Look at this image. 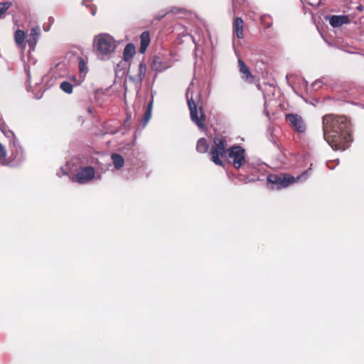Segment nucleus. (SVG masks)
Returning a JSON list of instances; mask_svg holds the SVG:
<instances>
[{
    "label": "nucleus",
    "instance_id": "11",
    "mask_svg": "<svg viewBox=\"0 0 364 364\" xmlns=\"http://www.w3.org/2000/svg\"><path fill=\"white\" fill-rule=\"evenodd\" d=\"M238 66H239V70H240V73H242L243 75L242 77V79H244L247 82H250V83L253 82L254 76L252 75L250 69L248 68V67L246 65V64L245 63V62L242 60H241V59L238 60Z\"/></svg>",
    "mask_w": 364,
    "mask_h": 364
},
{
    "label": "nucleus",
    "instance_id": "25",
    "mask_svg": "<svg viewBox=\"0 0 364 364\" xmlns=\"http://www.w3.org/2000/svg\"><path fill=\"white\" fill-rule=\"evenodd\" d=\"M11 6V3L6 1L0 3V18H2L3 14L7 11Z\"/></svg>",
    "mask_w": 364,
    "mask_h": 364
},
{
    "label": "nucleus",
    "instance_id": "10",
    "mask_svg": "<svg viewBox=\"0 0 364 364\" xmlns=\"http://www.w3.org/2000/svg\"><path fill=\"white\" fill-rule=\"evenodd\" d=\"M146 71V65L144 62H141L139 65L137 70L135 73L129 75V79L134 82H141Z\"/></svg>",
    "mask_w": 364,
    "mask_h": 364
},
{
    "label": "nucleus",
    "instance_id": "19",
    "mask_svg": "<svg viewBox=\"0 0 364 364\" xmlns=\"http://www.w3.org/2000/svg\"><path fill=\"white\" fill-rule=\"evenodd\" d=\"M205 116L206 115H191V119L200 130H205L206 129L205 124Z\"/></svg>",
    "mask_w": 364,
    "mask_h": 364
},
{
    "label": "nucleus",
    "instance_id": "32",
    "mask_svg": "<svg viewBox=\"0 0 364 364\" xmlns=\"http://www.w3.org/2000/svg\"><path fill=\"white\" fill-rule=\"evenodd\" d=\"M54 22V18L53 17H49L48 23L49 24H52Z\"/></svg>",
    "mask_w": 364,
    "mask_h": 364
},
{
    "label": "nucleus",
    "instance_id": "21",
    "mask_svg": "<svg viewBox=\"0 0 364 364\" xmlns=\"http://www.w3.org/2000/svg\"><path fill=\"white\" fill-rule=\"evenodd\" d=\"M0 130L5 135V136L9 139V141H13V139H18L14 133L10 130L6 124L2 123L0 124Z\"/></svg>",
    "mask_w": 364,
    "mask_h": 364
},
{
    "label": "nucleus",
    "instance_id": "27",
    "mask_svg": "<svg viewBox=\"0 0 364 364\" xmlns=\"http://www.w3.org/2000/svg\"><path fill=\"white\" fill-rule=\"evenodd\" d=\"M151 115H144L143 120L141 122V129H144L146 126L151 119Z\"/></svg>",
    "mask_w": 364,
    "mask_h": 364
},
{
    "label": "nucleus",
    "instance_id": "6",
    "mask_svg": "<svg viewBox=\"0 0 364 364\" xmlns=\"http://www.w3.org/2000/svg\"><path fill=\"white\" fill-rule=\"evenodd\" d=\"M187 104L190 114H204L203 110V100L199 92L193 93L189 90L186 92Z\"/></svg>",
    "mask_w": 364,
    "mask_h": 364
},
{
    "label": "nucleus",
    "instance_id": "38",
    "mask_svg": "<svg viewBox=\"0 0 364 364\" xmlns=\"http://www.w3.org/2000/svg\"><path fill=\"white\" fill-rule=\"evenodd\" d=\"M48 30H49V26H47L46 31H48Z\"/></svg>",
    "mask_w": 364,
    "mask_h": 364
},
{
    "label": "nucleus",
    "instance_id": "7",
    "mask_svg": "<svg viewBox=\"0 0 364 364\" xmlns=\"http://www.w3.org/2000/svg\"><path fill=\"white\" fill-rule=\"evenodd\" d=\"M95 173V169L92 166L82 167L79 168L72 180L73 181L84 184L91 181L94 178Z\"/></svg>",
    "mask_w": 364,
    "mask_h": 364
},
{
    "label": "nucleus",
    "instance_id": "22",
    "mask_svg": "<svg viewBox=\"0 0 364 364\" xmlns=\"http://www.w3.org/2000/svg\"><path fill=\"white\" fill-rule=\"evenodd\" d=\"M209 149V144L205 138H200L197 143L196 149L200 153H206Z\"/></svg>",
    "mask_w": 364,
    "mask_h": 364
},
{
    "label": "nucleus",
    "instance_id": "12",
    "mask_svg": "<svg viewBox=\"0 0 364 364\" xmlns=\"http://www.w3.org/2000/svg\"><path fill=\"white\" fill-rule=\"evenodd\" d=\"M350 22L349 17L346 15H333L329 18V23L331 26L336 28Z\"/></svg>",
    "mask_w": 364,
    "mask_h": 364
},
{
    "label": "nucleus",
    "instance_id": "36",
    "mask_svg": "<svg viewBox=\"0 0 364 364\" xmlns=\"http://www.w3.org/2000/svg\"><path fill=\"white\" fill-rule=\"evenodd\" d=\"M164 16H166V14H164V15H162L161 18H162V17H164ZM160 18H161V17H160V18H158V19H160Z\"/></svg>",
    "mask_w": 364,
    "mask_h": 364
},
{
    "label": "nucleus",
    "instance_id": "24",
    "mask_svg": "<svg viewBox=\"0 0 364 364\" xmlns=\"http://www.w3.org/2000/svg\"><path fill=\"white\" fill-rule=\"evenodd\" d=\"M6 151L4 146L0 143V164L3 166L7 165L6 160Z\"/></svg>",
    "mask_w": 364,
    "mask_h": 364
},
{
    "label": "nucleus",
    "instance_id": "5",
    "mask_svg": "<svg viewBox=\"0 0 364 364\" xmlns=\"http://www.w3.org/2000/svg\"><path fill=\"white\" fill-rule=\"evenodd\" d=\"M9 146L11 152L10 161L7 165L16 166L21 165L26 158L24 148L21 144L18 139H13L9 141Z\"/></svg>",
    "mask_w": 364,
    "mask_h": 364
},
{
    "label": "nucleus",
    "instance_id": "18",
    "mask_svg": "<svg viewBox=\"0 0 364 364\" xmlns=\"http://www.w3.org/2000/svg\"><path fill=\"white\" fill-rule=\"evenodd\" d=\"M111 160H112L114 167L117 170L121 169L124 165V159L122 157V156L119 154H116V153L112 154Z\"/></svg>",
    "mask_w": 364,
    "mask_h": 364
},
{
    "label": "nucleus",
    "instance_id": "37",
    "mask_svg": "<svg viewBox=\"0 0 364 364\" xmlns=\"http://www.w3.org/2000/svg\"><path fill=\"white\" fill-rule=\"evenodd\" d=\"M88 112L91 113L92 111L90 109V108L88 109Z\"/></svg>",
    "mask_w": 364,
    "mask_h": 364
},
{
    "label": "nucleus",
    "instance_id": "3",
    "mask_svg": "<svg viewBox=\"0 0 364 364\" xmlns=\"http://www.w3.org/2000/svg\"><path fill=\"white\" fill-rule=\"evenodd\" d=\"M308 173L309 171L303 173L296 178H294L287 173H282L280 175L270 174L267 177V181L273 186L272 188L282 189L287 188L297 181L305 180L308 176Z\"/></svg>",
    "mask_w": 364,
    "mask_h": 364
},
{
    "label": "nucleus",
    "instance_id": "16",
    "mask_svg": "<svg viewBox=\"0 0 364 364\" xmlns=\"http://www.w3.org/2000/svg\"><path fill=\"white\" fill-rule=\"evenodd\" d=\"M168 68V66L162 62L160 57L156 55L154 57L153 62L151 63L152 70L156 72H162Z\"/></svg>",
    "mask_w": 364,
    "mask_h": 364
},
{
    "label": "nucleus",
    "instance_id": "8",
    "mask_svg": "<svg viewBox=\"0 0 364 364\" xmlns=\"http://www.w3.org/2000/svg\"><path fill=\"white\" fill-rule=\"evenodd\" d=\"M286 119L291 124L292 129L299 133L306 131V124L301 115H286Z\"/></svg>",
    "mask_w": 364,
    "mask_h": 364
},
{
    "label": "nucleus",
    "instance_id": "13",
    "mask_svg": "<svg viewBox=\"0 0 364 364\" xmlns=\"http://www.w3.org/2000/svg\"><path fill=\"white\" fill-rule=\"evenodd\" d=\"M244 21L240 17H237L232 23V29L234 33H235L236 36L242 39L244 37L243 34V28H244Z\"/></svg>",
    "mask_w": 364,
    "mask_h": 364
},
{
    "label": "nucleus",
    "instance_id": "4",
    "mask_svg": "<svg viewBox=\"0 0 364 364\" xmlns=\"http://www.w3.org/2000/svg\"><path fill=\"white\" fill-rule=\"evenodd\" d=\"M94 45L98 55H109L116 48L115 41L109 35L104 34L96 36Z\"/></svg>",
    "mask_w": 364,
    "mask_h": 364
},
{
    "label": "nucleus",
    "instance_id": "20",
    "mask_svg": "<svg viewBox=\"0 0 364 364\" xmlns=\"http://www.w3.org/2000/svg\"><path fill=\"white\" fill-rule=\"evenodd\" d=\"M46 91V84L43 82L36 83L35 87H33L32 92L33 93L34 97L37 100L42 98L44 92Z\"/></svg>",
    "mask_w": 364,
    "mask_h": 364
},
{
    "label": "nucleus",
    "instance_id": "14",
    "mask_svg": "<svg viewBox=\"0 0 364 364\" xmlns=\"http://www.w3.org/2000/svg\"><path fill=\"white\" fill-rule=\"evenodd\" d=\"M25 33L21 29H18L14 33V41L18 48L21 50H24L26 48V42H25Z\"/></svg>",
    "mask_w": 364,
    "mask_h": 364
},
{
    "label": "nucleus",
    "instance_id": "33",
    "mask_svg": "<svg viewBox=\"0 0 364 364\" xmlns=\"http://www.w3.org/2000/svg\"><path fill=\"white\" fill-rule=\"evenodd\" d=\"M320 83V82H315L314 84H313V86H316L317 84Z\"/></svg>",
    "mask_w": 364,
    "mask_h": 364
},
{
    "label": "nucleus",
    "instance_id": "28",
    "mask_svg": "<svg viewBox=\"0 0 364 364\" xmlns=\"http://www.w3.org/2000/svg\"><path fill=\"white\" fill-rule=\"evenodd\" d=\"M85 63L82 58H79V70L82 73L84 71Z\"/></svg>",
    "mask_w": 364,
    "mask_h": 364
},
{
    "label": "nucleus",
    "instance_id": "31",
    "mask_svg": "<svg viewBox=\"0 0 364 364\" xmlns=\"http://www.w3.org/2000/svg\"><path fill=\"white\" fill-rule=\"evenodd\" d=\"M131 120V115H127V119H125L124 122V126L126 127L127 123H129Z\"/></svg>",
    "mask_w": 364,
    "mask_h": 364
},
{
    "label": "nucleus",
    "instance_id": "29",
    "mask_svg": "<svg viewBox=\"0 0 364 364\" xmlns=\"http://www.w3.org/2000/svg\"><path fill=\"white\" fill-rule=\"evenodd\" d=\"M245 0H232V4L234 8L241 6L245 3Z\"/></svg>",
    "mask_w": 364,
    "mask_h": 364
},
{
    "label": "nucleus",
    "instance_id": "1",
    "mask_svg": "<svg viewBox=\"0 0 364 364\" xmlns=\"http://www.w3.org/2000/svg\"><path fill=\"white\" fill-rule=\"evenodd\" d=\"M323 136L335 150H345L352 141L350 124L346 115H323Z\"/></svg>",
    "mask_w": 364,
    "mask_h": 364
},
{
    "label": "nucleus",
    "instance_id": "30",
    "mask_svg": "<svg viewBox=\"0 0 364 364\" xmlns=\"http://www.w3.org/2000/svg\"><path fill=\"white\" fill-rule=\"evenodd\" d=\"M152 106H153V102L151 101L148 104V105L146 107V111L144 112V114H151V112L152 111Z\"/></svg>",
    "mask_w": 364,
    "mask_h": 364
},
{
    "label": "nucleus",
    "instance_id": "34",
    "mask_svg": "<svg viewBox=\"0 0 364 364\" xmlns=\"http://www.w3.org/2000/svg\"><path fill=\"white\" fill-rule=\"evenodd\" d=\"M327 166L329 167L330 169H332L333 168L329 166V164L327 163Z\"/></svg>",
    "mask_w": 364,
    "mask_h": 364
},
{
    "label": "nucleus",
    "instance_id": "15",
    "mask_svg": "<svg viewBox=\"0 0 364 364\" xmlns=\"http://www.w3.org/2000/svg\"><path fill=\"white\" fill-rule=\"evenodd\" d=\"M150 43V33L149 31H144L140 35V48L139 52L144 53Z\"/></svg>",
    "mask_w": 364,
    "mask_h": 364
},
{
    "label": "nucleus",
    "instance_id": "35",
    "mask_svg": "<svg viewBox=\"0 0 364 364\" xmlns=\"http://www.w3.org/2000/svg\"><path fill=\"white\" fill-rule=\"evenodd\" d=\"M164 16H166V14H164V15H162L161 18H162V17H164ZM160 18H161V17H160V18H158V19H160Z\"/></svg>",
    "mask_w": 364,
    "mask_h": 364
},
{
    "label": "nucleus",
    "instance_id": "23",
    "mask_svg": "<svg viewBox=\"0 0 364 364\" xmlns=\"http://www.w3.org/2000/svg\"><path fill=\"white\" fill-rule=\"evenodd\" d=\"M60 88L67 94H71L73 90V85L68 81H63L60 84Z\"/></svg>",
    "mask_w": 364,
    "mask_h": 364
},
{
    "label": "nucleus",
    "instance_id": "17",
    "mask_svg": "<svg viewBox=\"0 0 364 364\" xmlns=\"http://www.w3.org/2000/svg\"><path fill=\"white\" fill-rule=\"evenodd\" d=\"M136 52V48L134 44L128 43L123 52V59L124 61H129L134 56Z\"/></svg>",
    "mask_w": 364,
    "mask_h": 364
},
{
    "label": "nucleus",
    "instance_id": "2",
    "mask_svg": "<svg viewBox=\"0 0 364 364\" xmlns=\"http://www.w3.org/2000/svg\"><path fill=\"white\" fill-rule=\"evenodd\" d=\"M213 142L214 145L210 149V154L211 156V161L215 164L223 166L220 157L225 156L228 153L230 162L232 164L235 168L238 169L245 165V150L242 146H234L226 149V141L222 136L215 137Z\"/></svg>",
    "mask_w": 364,
    "mask_h": 364
},
{
    "label": "nucleus",
    "instance_id": "9",
    "mask_svg": "<svg viewBox=\"0 0 364 364\" xmlns=\"http://www.w3.org/2000/svg\"><path fill=\"white\" fill-rule=\"evenodd\" d=\"M41 34V29L36 26L31 28L30 33L26 39V43L30 47V50H34L37 41Z\"/></svg>",
    "mask_w": 364,
    "mask_h": 364
},
{
    "label": "nucleus",
    "instance_id": "26",
    "mask_svg": "<svg viewBox=\"0 0 364 364\" xmlns=\"http://www.w3.org/2000/svg\"><path fill=\"white\" fill-rule=\"evenodd\" d=\"M261 23L264 25L265 28H269L272 26V22L269 16H263L261 17Z\"/></svg>",
    "mask_w": 364,
    "mask_h": 364
}]
</instances>
